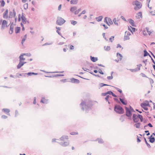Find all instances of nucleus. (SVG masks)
Segmentation results:
<instances>
[{
	"instance_id": "1",
	"label": "nucleus",
	"mask_w": 155,
	"mask_h": 155,
	"mask_svg": "<svg viewBox=\"0 0 155 155\" xmlns=\"http://www.w3.org/2000/svg\"><path fill=\"white\" fill-rule=\"evenodd\" d=\"M80 106L81 107V109L83 110H84V107H85L86 111H88L91 109L92 107L91 102H90L89 103L84 102L83 101H82L81 103L80 104Z\"/></svg>"
},
{
	"instance_id": "2",
	"label": "nucleus",
	"mask_w": 155,
	"mask_h": 155,
	"mask_svg": "<svg viewBox=\"0 0 155 155\" xmlns=\"http://www.w3.org/2000/svg\"><path fill=\"white\" fill-rule=\"evenodd\" d=\"M114 110L119 114H123L124 113V110L123 108L120 105H115L114 107Z\"/></svg>"
},
{
	"instance_id": "3",
	"label": "nucleus",
	"mask_w": 155,
	"mask_h": 155,
	"mask_svg": "<svg viewBox=\"0 0 155 155\" xmlns=\"http://www.w3.org/2000/svg\"><path fill=\"white\" fill-rule=\"evenodd\" d=\"M133 5H135L136 6L134 7V9L135 10H137L141 8L142 5L141 3L139 1L136 0L135 2H133Z\"/></svg>"
},
{
	"instance_id": "4",
	"label": "nucleus",
	"mask_w": 155,
	"mask_h": 155,
	"mask_svg": "<svg viewBox=\"0 0 155 155\" xmlns=\"http://www.w3.org/2000/svg\"><path fill=\"white\" fill-rule=\"evenodd\" d=\"M65 21L64 19L61 17H59L58 18V20L56 21V23L58 25H63Z\"/></svg>"
},
{
	"instance_id": "5",
	"label": "nucleus",
	"mask_w": 155,
	"mask_h": 155,
	"mask_svg": "<svg viewBox=\"0 0 155 155\" xmlns=\"http://www.w3.org/2000/svg\"><path fill=\"white\" fill-rule=\"evenodd\" d=\"M126 110V115L128 117H131L132 115L131 111L127 107H125Z\"/></svg>"
},
{
	"instance_id": "6",
	"label": "nucleus",
	"mask_w": 155,
	"mask_h": 155,
	"mask_svg": "<svg viewBox=\"0 0 155 155\" xmlns=\"http://www.w3.org/2000/svg\"><path fill=\"white\" fill-rule=\"evenodd\" d=\"M9 25H10V31H9V33L10 34H12V33H13V29H14V25H16V24H14V23L13 22H12L11 21H10V23L9 24Z\"/></svg>"
},
{
	"instance_id": "7",
	"label": "nucleus",
	"mask_w": 155,
	"mask_h": 155,
	"mask_svg": "<svg viewBox=\"0 0 155 155\" xmlns=\"http://www.w3.org/2000/svg\"><path fill=\"white\" fill-rule=\"evenodd\" d=\"M138 115L135 114H134L133 115L132 119L134 123H137L139 120Z\"/></svg>"
},
{
	"instance_id": "8",
	"label": "nucleus",
	"mask_w": 155,
	"mask_h": 155,
	"mask_svg": "<svg viewBox=\"0 0 155 155\" xmlns=\"http://www.w3.org/2000/svg\"><path fill=\"white\" fill-rule=\"evenodd\" d=\"M7 22L5 20H3L2 23L1 29L2 30L5 27H7Z\"/></svg>"
},
{
	"instance_id": "9",
	"label": "nucleus",
	"mask_w": 155,
	"mask_h": 155,
	"mask_svg": "<svg viewBox=\"0 0 155 155\" xmlns=\"http://www.w3.org/2000/svg\"><path fill=\"white\" fill-rule=\"evenodd\" d=\"M21 17V18L22 22L24 24H26V19L25 16V14L23 13H22Z\"/></svg>"
},
{
	"instance_id": "10",
	"label": "nucleus",
	"mask_w": 155,
	"mask_h": 155,
	"mask_svg": "<svg viewBox=\"0 0 155 155\" xmlns=\"http://www.w3.org/2000/svg\"><path fill=\"white\" fill-rule=\"evenodd\" d=\"M71 83H73L78 84L80 82L79 80L77 79H75L74 78H72L71 79Z\"/></svg>"
},
{
	"instance_id": "11",
	"label": "nucleus",
	"mask_w": 155,
	"mask_h": 155,
	"mask_svg": "<svg viewBox=\"0 0 155 155\" xmlns=\"http://www.w3.org/2000/svg\"><path fill=\"white\" fill-rule=\"evenodd\" d=\"M26 55L25 53H23L21 54L19 57V61H25V58H24L23 56Z\"/></svg>"
},
{
	"instance_id": "12",
	"label": "nucleus",
	"mask_w": 155,
	"mask_h": 155,
	"mask_svg": "<svg viewBox=\"0 0 155 155\" xmlns=\"http://www.w3.org/2000/svg\"><path fill=\"white\" fill-rule=\"evenodd\" d=\"M59 144L61 146L63 147H66L68 146L69 144V143L67 141L64 142V143L61 142L59 143Z\"/></svg>"
},
{
	"instance_id": "13",
	"label": "nucleus",
	"mask_w": 155,
	"mask_h": 155,
	"mask_svg": "<svg viewBox=\"0 0 155 155\" xmlns=\"http://www.w3.org/2000/svg\"><path fill=\"white\" fill-rule=\"evenodd\" d=\"M2 110L6 114L10 115V114L9 113L10 112V110L9 109L7 108H3Z\"/></svg>"
},
{
	"instance_id": "14",
	"label": "nucleus",
	"mask_w": 155,
	"mask_h": 155,
	"mask_svg": "<svg viewBox=\"0 0 155 155\" xmlns=\"http://www.w3.org/2000/svg\"><path fill=\"white\" fill-rule=\"evenodd\" d=\"M120 101H121V103L124 105H126L127 104V101L126 100H125L124 98H119Z\"/></svg>"
},
{
	"instance_id": "15",
	"label": "nucleus",
	"mask_w": 155,
	"mask_h": 155,
	"mask_svg": "<svg viewBox=\"0 0 155 155\" xmlns=\"http://www.w3.org/2000/svg\"><path fill=\"white\" fill-rule=\"evenodd\" d=\"M8 10L6 9L4 12L3 15V17L4 18H8Z\"/></svg>"
},
{
	"instance_id": "16",
	"label": "nucleus",
	"mask_w": 155,
	"mask_h": 155,
	"mask_svg": "<svg viewBox=\"0 0 155 155\" xmlns=\"http://www.w3.org/2000/svg\"><path fill=\"white\" fill-rule=\"evenodd\" d=\"M129 22L131 24L132 26L133 27H135L136 25L134 24V21L131 19H130L128 20Z\"/></svg>"
},
{
	"instance_id": "17",
	"label": "nucleus",
	"mask_w": 155,
	"mask_h": 155,
	"mask_svg": "<svg viewBox=\"0 0 155 155\" xmlns=\"http://www.w3.org/2000/svg\"><path fill=\"white\" fill-rule=\"evenodd\" d=\"M41 102L44 104H47L48 103V100L45 99L44 97H43L41 101Z\"/></svg>"
},
{
	"instance_id": "18",
	"label": "nucleus",
	"mask_w": 155,
	"mask_h": 155,
	"mask_svg": "<svg viewBox=\"0 0 155 155\" xmlns=\"http://www.w3.org/2000/svg\"><path fill=\"white\" fill-rule=\"evenodd\" d=\"M24 65L22 61H19V63L17 66V68L18 69H20Z\"/></svg>"
},
{
	"instance_id": "19",
	"label": "nucleus",
	"mask_w": 155,
	"mask_h": 155,
	"mask_svg": "<svg viewBox=\"0 0 155 155\" xmlns=\"http://www.w3.org/2000/svg\"><path fill=\"white\" fill-rule=\"evenodd\" d=\"M140 70V68H136L134 69H130V70L132 72H136Z\"/></svg>"
},
{
	"instance_id": "20",
	"label": "nucleus",
	"mask_w": 155,
	"mask_h": 155,
	"mask_svg": "<svg viewBox=\"0 0 155 155\" xmlns=\"http://www.w3.org/2000/svg\"><path fill=\"white\" fill-rule=\"evenodd\" d=\"M90 58L91 61L93 62H95L98 60L97 58L92 57V56H90Z\"/></svg>"
},
{
	"instance_id": "21",
	"label": "nucleus",
	"mask_w": 155,
	"mask_h": 155,
	"mask_svg": "<svg viewBox=\"0 0 155 155\" xmlns=\"http://www.w3.org/2000/svg\"><path fill=\"white\" fill-rule=\"evenodd\" d=\"M152 135H151V136L149 137V141L151 143H153L155 141V138L154 137H152Z\"/></svg>"
},
{
	"instance_id": "22",
	"label": "nucleus",
	"mask_w": 155,
	"mask_h": 155,
	"mask_svg": "<svg viewBox=\"0 0 155 155\" xmlns=\"http://www.w3.org/2000/svg\"><path fill=\"white\" fill-rule=\"evenodd\" d=\"M147 102H148L146 104L145 103H143L141 104H140V106H144V107H146V106H148V107H150V104L149 103V102H148V101H147Z\"/></svg>"
},
{
	"instance_id": "23",
	"label": "nucleus",
	"mask_w": 155,
	"mask_h": 155,
	"mask_svg": "<svg viewBox=\"0 0 155 155\" xmlns=\"http://www.w3.org/2000/svg\"><path fill=\"white\" fill-rule=\"evenodd\" d=\"M68 139V136L63 135L60 138V140H64V139Z\"/></svg>"
},
{
	"instance_id": "24",
	"label": "nucleus",
	"mask_w": 155,
	"mask_h": 155,
	"mask_svg": "<svg viewBox=\"0 0 155 155\" xmlns=\"http://www.w3.org/2000/svg\"><path fill=\"white\" fill-rule=\"evenodd\" d=\"M56 28L57 29L56 32L59 35H60V36H61L63 38H64L65 39V38L63 37V36L60 33V32L59 31L61 29L60 28V27H56Z\"/></svg>"
},
{
	"instance_id": "25",
	"label": "nucleus",
	"mask_w": 155,
	"mask_h": 155,
	"mask_svg": "<svg viewBox=\"0 0 155 155\" xmlns=\"http://www.w3.org/2000/svg\"><path fill=\"white\" fill-rule=\"evenodd\" d=\"M77 8L76 6L72 7L70 8V11L71 12L74 13L75 10H76Z\"/></svg>"
},
{
	"instance_id": "26",
	"label": "nucleus",
	"mask_w": 155,
	"mask_h": 155,
	"mask_svg": "<svg viewBox=\"0 0 155 155\" xmlns=\"http://www.w3.org/2000/svg\"><path fill=\"white\" fill-rule=\"evenodd\" d=\"M21 30V28L20 27H16L15 28V31L16 34L18 33Z\"/></svg>"
},
{
	"instance_id": "27",
	"label": "nucleus",
	"mask_w": 155,
	"mask_h": 155,
	"mask_svg": "<svg viewBox=\"0 0 155 155\" xmlns=\"http://www.w3.org/2000/svg\"><path fill=\"white\" fill-rule=\"evenodd\" d=\"M25 74H27L28 76H32L33 75H37L38 74L37 73H35L34 72H28L27 74L25 73Z\"/></svg>"
},
{
	"instance_id": "28",
	"label": "nucleus",
	"mask_w": 155,
	"mask_h": 155,
	"mask_svg": "<svg viewBox=\"0 0 155 155\" xmlns=\"http://www.w3.org/2000/svg\"><path fill=\"white\" fill-rule=\"evenodd\" d=\"M137 15L136 16V18H137V19H139L140 18V17H142V13L141 12H139L137 14Z\"/></svg>"
},
{
	"instance_id": "29",
	"label": "nucleus",
	"mask_w": 155,
	"mask_h": 155,
	"mask_svg": "<svg viewBox=\"0 0 155 155\" xmlns=\"http://www.w3.org/2000/svg\"><path fill=\"white\" fill-rule=\"evenodd\" d=\"M78 2V0H71L70 1L71 4H76Z\"/></svg>"
},
{
	"instance_id": "30",
	"label": "nucleus",
	"mask_w": 155,
	"mask_h": 155,
	"mask_svg": "<svg viewBox=\"0 0 155 155\" xmlns=\"http://www.w3.org/2000/svg\"><path fill=\"white\" fill-rule=\"evenodd\" d=\"M143 138H144V140L145 141V143H146V144L147 145V147L149 148H151V147L150 145V144L149 143H148L147 141V140H146V138L145 137H144Z\"/></svg>"
},
{
	"instance_id": "31",
	"label": "nucleus",
	"mask_w": 155,
	"mask_h": 155,
	"mask_svg": "<svg viewBox=\"0 0 155 155\" xmlns=\"http://www.w3.org/2000/svg\"><path fill=\"white\" fill-rule=\"evenodd\" d=\"M103 18V17L102 16H100L98 17H96V18L98 21H100L102 20Z\"/></svg>"
},
{
	"instance_id": "32",
	"label": "nucleus",
	"mask_w": 155,
	"mask_h": 155,
	"mask_svg": "<svg viewBox=\"0 0 155 155\" xmlns=\"http://www.w3.org/2000/svg\"><path fill=\"white\" fill-rule=\"evenodd\" d=\"M104 49L106 51H109L110 49V46H105Z\"/></svg>"
},
{
	"instance_id": "33",
	"label": "nucleus",
	"mask_w": 155,
	"mask_h": 155,
	"mask_svg": "<svg viewBox=\"0 0 155 155\" xmlns=\"http://www.w3.org/2000/svg\"><path fill=\"white\" fill-rule=\"evenodd\" d=\"M145 31H146L147 33L149 35H150L152 33V32L149 31V28L148 27H146L145 28Z\"/></svg>"
},
{
	"instance_id": "34",
	"label": "nucleus",
	"mask_w": 155,
	"mask_h": 155,
	"mask_svg": "<svg viewBox=\"0 0 155 155\" xmlns=\"http://www.w3.org/2000/svg\"><path fill=\"white\" fill-rule=\"evenodd\" d=\"M117 56L118 58L119 56L120 57L119 58L120 60L121 61L122 58L123 56L122 55L119 53H117Z\"/></svg>"
},
{
	"instance_id": "35",
	"label": "nucleus",
	"mask_w": 155,
	"mask_h": 155,
	"mask_svg": "<svg viewBox=\"0 0 155 155\" xmlns=\"http://www.w3.org/2000/svg\"><path fill=\"white\" fill-rule=\"evenodd\" d=\"M130 39V38L129 37V36H127V35H126V34H125L124 37V41L128 40H129Z\"/></svg>"
},
{
	"instance_id": "36",
	"label": "nucleus",
	"mask_w": 155,
	"mask_h": 155,
	"mask_svg": "<svg viewBox=\"0 0 155 155\" xmlns=\"http://www.w3.org/2000/svg\"><path fill=\"white\" fill-rule=\"evenodd\" d=\"M27 34H25V36H24V37L22 39L21 41V44L23 45V43L25 41L26 38H27Z\"/></svg>"
},
{
	"instance_id": "37",
	"label": "nucleus",
	"mask_w": 155,
	"mask_h": 155,
	"mask_svg": "<svg viewBox=\"0 0 155 155\" xmlns=\"http://www.w3.org/2000/svg\"><path fill=\"white\" fill-rule=\"evenodd\" d=\"M144 52V55L143 56L144 57H146L147 56H148V55H149V54L148 53L147 51L146 50H145L143 51Z\"/></svg>"
},
{
	"instance_id": "38",
	"label": "nucleus",
	"mask_w": 155,
	"mask_h": 155,
	"mask_svg": "<svg viewBox=\"0 0 155 155\" xmlns=\"http://www.w3.org/2000/svg\"><path fill=\"white\" fill-rule=\"evenodd\" d=\"M138 119H140V121L141 122H142L143 120L142 116V115L139 114H138Z\"/></svg>"
},
{
	"instance_id": "39",
	"label": "nucleus",
	"mask_w": 155,
	"mask_h": 155,
	"mask_svg": "<svg viewBox=\"0 0 155 155\" xmlns=\"http://www.w3.org/2000/svg\"><path fill=\"white\" fill-rule=\"evenodd\" d=\"M140 123H137L134 125V126L136 127L137 128H140Z\"/></svg>"
},
{
	"instance_id": "40",
	"label": "nucleus",
	"mask_w": 155,
	"mask_h": 155,
	"mask_svg": "<svg viewBox=\"0 0 155 155\" xmlns=\"http://www.w3.org/2000/svg\"><path fill=\"white\" fill-rule=\"evenodd\" d=\"M13 12H9V18H12L13 17Z\"/></svg>"
},
{
	"instance_id": "41",
	"label": "nucleus",
	"mask_w": 155,
	"mask_h": 155,
	"mask_svg": "<svg viewBox=\"0 0 155 155\" xmlns=\"http://www.w3.org/2000/svg\"><path fill=\"white\" fill-rule=\"evenodd\" d=\"M28 3L25 4L23 5V7L26 10L28 8Z\"/></svg>"
},
{
	"instance_id": "42",
	"label": "nucleus",
	"mask_w": 155,
	"mask_h": 155,
	"mask_svg": "<svg viewBox=\"0 0 155 155\" xmlns=\"http://www.w3.org/2000/svg\"><path fill=\"white\" fill-rule=\"evenodd\" d=\"M113 21L115 25H118V23L117 22V20L116 18H114Z\"/></svg>"
},
{
	"instance_id": "43",
	"label": "nucleus",
	"mask_w": 155,
	"mask_h": 155,
	"mask_svg": "<svg viewBox=\"0 0 155 155\" xmlns=\"http://www.w3.org/2000/svg\"><path fill=\"white\" fill-rule=\"evenodd\" d=\"M108 18L107 17H106L104 18V21L106 23V24L109 26H110V25L109 24V23H108L107 19Z\"/></svg>"
},
{
	"instance_id": "44",
	"label": "nucleus",
	"mask_w": 155,
	"mask_h": 155,
	"mask_svg": "<svg viewBox=\"0 0 155 155\" xmlns=\"http://www.w3.org/2000/svg\"><path fill=\"white\" fill-rule=\"evenodd\" d=\"M5 4V2L3 0H2L1 2V6L2 7H3L4 6Z\"/></svg>"
},
{
	"instance_id": "45",
	"label": "nucleus",
	"mask_w": 155,
	"mask_h": 155,
	"mask_svg": "<svg viewBox=\"0 0 155 155\" xmlns=\"http://www.w3.org/2000/svg\"><path fill=\"white\" fill-rule=\"evenodd\" d=\"M108 22L109 23V24L112 25L113 24V22L111 18H108Z\"/></svg>"
},
{
	"instance_id": "46",
	"label": "nucleus",
	"mask_w": 155,
	"mask_h": 155,
	"mask_svg": "<svg viewBox=\"0 0 155 155\" xmlns=\"http://www.w3.org/2000/svg\"><path fill=\"white\" fill-rule=\"evenodd\" d=\"M99 86H100L101 87H103L104 86H109V85H108L107 84H104V83H100L99 84Z\"/></svg>"
},
{
	"instance_id": "47",
	"label": "nucleus",
	"mask_w": 155,
	"mask_h": 155,
	"mask_svg": "<svg viewBox=\"0 0 155 155\" xmlns=\"http://www.w3.org/2000/svg\"><path fill=\"white\" fill-rule=\"evenodd\" d=\"M13 17H14V18H17V17L16 16V13L15 11V9H13Z\"/></svg>"
},
{
	"instance_id": "48",
	"label": "nucleus",
	"mask_w": 155,
	"mask_h": 155,
	"mask_svg": "<svg viewBox=\"0 0 155 155\" xmlns=\"http://www.w3.org/2000/svg\"><path fill=\"white\" fill-rule=\"evenodd\" d=\"M77 23V22L76 21L73 20L71 21V23L74 25H75Z\"/></svg>"
},
{
	"instance_id": "49",
	"label": "nucleus",
	"mask_w": 155,
	"mask_h": 155,
	"mask_svg": "<svg viewBox=\"0 0 155 155\" xmlns=\"http://www.w3.org/2000/svg\"><path fill=\"white\" fill-rule=\"evenodd\" d=\"M115 89L117 90L118 92H119L120 93H122V91L119 88L116 87H114Z\"/></svg>"
},
{
	"instance_id": "50",
	"label": "nucleus",
	"mask_w": 155,
	"mask_h": 155,
	"mask_svg": "<svg viewBox=\"0 0 155 155\" xmlns=\"http://www.w3.org/2000/svg\"><path fill=\"white\" fill-rule=\"evenodd\" d=\"M101 26H103L104 27V29H107L108 28V27L107 26L105 25V24H101Z\"/></svg>"
},
{
	"instance_id": "51",
	"label": "nucleus",
	"mask_w": 155,
	"mask_h": 155,
	"mask_svg": "<svg viewBox=\"0 0 155 155\" xmlns=\"http://www.w3.org/2000/svg\"><path fill=\"white\" fill-rule=\"evenodd\" d=\"M143 34L144 36L147 35L146 31H145V28L143 30Z\"/></svg>"
},
{
	"instance_id": "52",
	"label": "nucleus",
	"mask_w": 155,
	"mask_h": 155,
	"mask_svg": "<svg viewBox=\"0 0 155 155\" xmlns=\"http://www.w3.org/2000/svg\"><path fill=\"white\" fill-rule=\"evenodd\" d=\"M114 36H112L110 38L109 40L110 41L112 42L114 40Z\"/></svg>"
},
{
	"instance_id": "53",
	"label": "nucleus",
	"mask_w": 155,
	"mask_h": 155,
	"mask_svg": "<svg viewBox=\"0 0 155 155\" xmlns=\"http://www.w3.org/2000/svg\"><path fill=\"white\" fill-rule=\"evenodd\" d=\"M78 134V132H71L70 133V134L72 135H77Z\"/></svg>"
},
{
	"instance_id": "54",
	"label": "nucleus",
	"mask_w": 155,
	"mask_h": 155,
	"mask_svg": "<svg viewBox=\"0 0 155 155\" xmlns=\"http://www.w3.org/2000/svg\"><path fill=\"white\" fill-rule=\"evenodd\" d=\"M102 35L103 36V38H104V39L107 41H108V39H107L106 38L105 36V33H102Z\"/></svg>"
},
{
	"instance_id": "55",
	"label": "nucleus",
	"mask_w": 155,
	"mask_h": 155,
	"mask_svg": "<svg viewBox=\"0 0 155 155\" xmlns=\"http://www.w3.org/2000/svg\"><path fill=\"white\" fill-rule=\"evenodd\" d=\"M114 100L116 102H117V103L120 104V101H119L118 99L117 98H114Z\"/></svg>"
},
{
	"instance_id": "56",
	"label": "nucleus",
	"mask_w": 155,
	"mask_h": 155,
	"mask_svg": "<svg viewBox=\"0 0 155 155\" xmlns=\"http://www.w3.org/2000/svg\"><path fill=\"white\" fill-rule=\"evenodd\" d=\"M150 13L152 15H155V10L154 11H151L150 12Z\"/></svg>"
},
{
	"instance_id": "57",
	"label": "nucleus",
	"mask_w": 155,
	"mask_h": 155,
	"mask_svg": "<svg viewBox=\"0 0 155 155\" xmlns=\"http://www.w3.org/2000/svg\"><path fill=\"white\" fill-rule=\"evenodd\" d=\"M98 142L100 143H104V141L102 139H100L98 141Z\"/></svg>"
},
{
	"instance_id": "58",
	"label": "nucleus",
	"mask_w": 155,
	"mask_h": 155,
	"mask_svg": "<svg viewBox=\"0 0 155 155\" xmlns=\"http://www.w3.org/2000/svg\"><path fill=\"white\" fill-rule=\"evenodd\" d=\"M63 74H57L54 75V76L55 77H57L58 76H64Z\"/></svg>"
},
{
	"instance_id": "59",
	"label": "nucleus",
	"mask_w": 155,
	"mask_h": 155,
	"mask_svg": "<svg viewBox=\"0 0 155 155\" xmlns=\"http://www.w3.org/2000/svg\"><path fill=\"white\" fill-rule=\"evenodd\" d=\"M110 97V96L109 95H107L106 97L105 98V99L106 101H107L108 100V99L109 97Z\"/></svg>"
},
{
	"instance_id": "60",
	"label": "nucleus",
	"mask_w": 155,
	"mask_h": 155,
	"mask_svg": "<svg viewBox=\"0 0 155 155\" xmlns=\"http://www.w3.org/2000/svg\"><path fill=\"white\" fill-rule=\"evenodd\" d=\"M140 74L142 77L147 78V76L145 74H144L143 73H141Z\"/></svg>"
},
{
	"instance_id": "61",
	"label": "nucleus",
	"mask_w": 155,
	"mask_h": 155,
	"mask_svg": "<svg viewBox=\"0 0 155 155\" xmlns=\"http://www.w3.org/2000/svg\"><path fill=\"white\" fill-rule=\"evenodd\" d=\"M1 117L2 118L4 119H6L8 117L7 116L5 115H2Z\"/></svg>"
},
{
	"instance_id": "62",
	"label": "nucleus",
	"mask_w": 155,
	"mask_h": 155,
	"mask_svg": "<svg viewBox=\"0 0 155 155\" xmlns=\"http://www.w3.org/2000/svg\"><path fill=\"white\" fill-rule=\"evenodd\" d=\"M125 34L127 35V36H129L131 35L129 31H126L125 32Z\"/></svg>"
},
{
	"instance_id": "63",
	"label": "nucleus",
	"mask_w": 155,
	"mask_h": 155,
	"mask_svg": "<svg viewBox=\"0 0 155 155\" xmlns=\"http://www.w3.org/2000/svg\"><path fill=\"white\" fill-rule=\"evenodd\" d=\"M113 78V77L112 76H107V79L108 80H110L112 79Z\"/></svg>"
},
{
	"instance_id": "64",
	"label": "nucleus",
	"mask_w": 155,
	"mask_h": 155,
	"mask_svg": "<svg viewBox=\"0 0 155 155\" xmlns=\"http://www.w3.org/2000/svg\"><path fill=\"white\" fill-rule=\"evenodd\" d=\"M99 72L101 74H104V72L102 71V70L100 69H99Z\"/></svg>"
}]
</instances>
